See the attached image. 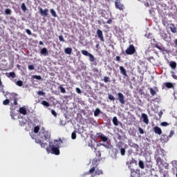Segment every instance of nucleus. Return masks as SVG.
<instances>
[{
	"label": "nucleus",
	"mask_w": 177,
	"mask_h": 177,
	"mask_svg": "<svg viewBox=\"0 0 177 177\" xmlns=\"http://www.w3.org/2000/svg\"><path fill=\"white\" fill-rule=\"evenodd\" d=\"M50 12L53 17H57V14L56 13V11H55L54 9H50Z\"/></svg>",
	"instance_id": "26"
},
{
	"label": "nucleus",
	"mask_w": 177,
	"mask_h": 177,
	"mask_svg": "<svg viewBox=\"0 0 177 177\" xmlns=\"http://www.w3.org/2000/svg\"><path fill=\"white\" fill-rule=\"evenodd\" d=\"M21 10H23V12L27 11V7L26 6V3H21Z\"/></svg>",
	"instance_id": "27"
},
{
	"label": "nucleus",
	"mask_w": 177,
	"mask_h": 177,
	"mask_svg": "<svg viewBox=\"0 0 177 177\" xmlns=\"http://www.w3.org/2000/svg\"><path fill=\"white\" fill-rule=\"evenodd\" d=\"M93 172H95V175H102V174H103V171H102V170L100 169H95V167H92L89 171L88 174H93Z\"/></svg>",
	"instance_id": "6"
},
{
	"label": "nucleus",
	"mask_w": 177,
	"mask_h": 177,
	"mask_svg": "<svg viewBox=\"0 0 177 177\" xmlns=\"http://www.w3.org/2000/svg\"><path fill=\"white\" fill-rule=\"evenodd\" d=\"M9 104V100H4L3 102V104L4 105V106H6V105H8Z\"/></svg>",
	"instance_id": "46"
},
{
	"label": "nucleus",
	"mask_w": 177,
	"mask_h": 177,
	"mask_svg": "<svg viewBox=\"0 0 177 177\" xmlns=\"http://www.w3.org/2000/svg\"><path fill=\"white\" fill-rule=\"evenodd\" d=\"M41 104H42L43 106H44V107H49V106H50V104H49V102H46V101H42L41 102Z\"/></svg>",
	"instance_id": "28"
},
{
	"label": "nucleus",
	"mask_w": 177,
	"mask_h": 177,
	"mask_svg": "<svg viewBox=\"0 0 177 177\" xmlns=\"http://www.w3.org/2000/svg\"><path fill=\"white\" fill-rule=\"evenodd\" d=\"M39 12L41 15V16H43L44 17H46V16H48V15H49V10H48V8H46L45 10L42 9V8H39Z\"/></svg>",
	"instance_id": "4"
},
{
	"label": "nucleus",
	"mask_w": 177,
	"mask_h": 177,
	"mask_svg": "<svg viewBox=\"0 0 177 177\" xmlns=\"http://www.w3.org/2000/svg\"><path fill=\"white\" fill-rule=\"evenodd\" d=\"M100 113H102V111H100V109L97 108L95 109V111H94V115L95 117H98L99 116V114H100Z\"/></svg>",
	"instance_id": "24"
},
{
	"label": "nucleus",
	"mask_w": 177,
	"mask_h": 177,
	"mask_svg": "<svg viewBox=\"0 0 177 177\" xmlns=\"http://www.w3.org/2000/svg\"><path fill=\"white\" fill-rule=\"evenodd\" d=\"M0 92H2L5 95V91H3V85H0Z\"/></svg>",
	"instance_id": "45"
},
{
	"label": "nucleus",
	"mask_w": 177,
	"mask_h": 177,
	"mask_svg": "<svg viewBox=\"0 0 177 177\" xmlns=\"http://www.w3.org/2000/svg\"><path fill=\"white\" fill-rule=\"evenodd\" d=\"M117 147L118 149H119L120 150V154L121 156H125V153H127V149H128V145H124V147H122V146H121V143H118L117 145Z\"/></svg>",
	"instance_id": "2"
},
{
	"label": "nucleus",
	"mask_w": 177,
	"mask_h": 177,
	"mask_svg": "<svg viewBox=\"0 0 177 177\" xmlns=\"http://www.w3.org/2000/svg\"><path fill=\"white\" fill-rule=\"evenodd\" d=\"M138 165L141 169H145V162L142 160H139Z\"/></svg>",
	"instance_id": "23"
},
{
	"label": "nucleus",
	"mask_w": 177,
	"mask_h": 177,
	"mask_svg": "<svg viewBox=\"0 0 177 177\" xmlns=\"http://www.w3.org/2000/svg\"><path fill=\"white\" fill-rule=\"evenodd\" d=\"M40 53L41 55H43V56H48V55H49V53L48 52V49H46V48H43L40 50Z\"/></svg>",
	"instance_id": "17"
},
{
	"label": "nucleus",
	"mask_w": 177,
	"mask_h": 177,
	"mask_svg": "<svg viewBox=\"0 0 177 177\" xmlns=\"http://www.w3.org/2000/svg\"><path fill=\"white\" fill-rule=\"evenodd\" d=\"M136 176V171H135V169H131V177H135Z\"/></svg>",
	"instance_id": "31"
},
{
	"label": "nucleus",
	"mask_w": 177,
	"mask_h": 177,
	"mask_svg": "<svg viewBox=\"0 0 177 177\" xmlns=\"http://www.w3.org/2000/svg\"><path fill=\"white\" fill-rule=\"evenodd\" d=\"M104 82H106V83L110 82V77H104Z\"/></svg>",
	"instance_id": "39"
},
{
	"label": "nucleus",
	"mask_w": 177,
	"mask_h": 177,
	"mask_svg": "<svg viewBox=\"0 0 177 177\" xmlns=\"http://www.w3.org/2000/svg\"><path fill=\"white\" fill-rule=\"evenodd\" d=\"M174 130H171V131H170V133H169V138H172V136H174Z\"/></svg>",
	"instance_id": "54"
},
{
	"label": "nucleus",
	"mask_w": 177,
	"mask_h": 177,
	"mask_svg": "<svg viewBox=\"0 0 177 177\" xmlns=\"http://www.w3.org/2000/svg\"><path fill=\"white\" fill-rule=\"evenodd\" d=\"M32 78H34V80H42V77L41 76H38V75H32Z\"/></svg>",
	"instance_id": "37"
},
{
	"label": "nucleus",
	"mask_w": 177,
	"mask_h": 177,
	"mask_svg": "<svg viewBox=\"0 0 177 177\" xmlns=\"http://www.w3.org/2000/svg\"><path fill=\"white\" fill-rule=\"evenodd\" d=\"M149 92L151 95V96H155V95L157 93V87L155 88H149Z\"/></svg>",
	"instance_id": "18"
},
{
	"label": "nucleus",
	"mask_w": 177,
	"mask_h": 177,
	"mask_svg": "<svg viewBox=\"0 0 177 177\" xmlns=\"http://www.w3.org/2000/svg\"><path fill=\"white\" fill-rule=\"evenodd\" d=\"M118 100H119L120 103H121V104H125V100H124V94H122V93H118Z\"/></svg>",
	"instance_id": "7"
},
{
	"label": "nucleus",
	"mask_w": 177,
	"mask_h": 177,
	"mask_svg": "<svg viewBox=\"0 0 177 177\" xmlns=\"http://www.w3.org/2000/svg\"><path fill=\"white\" fill-rule=\"evenodd\" d=\"M14 104L15 106H17V100L16 98H14Z\"/></svg>",
	"instance_id": "59"
},
{
	"label": "nucleus",
	"mask_w": 177,
	"mask_h": 177,
	"mask_svg": "<svg viewBox=\"0 0 177 177\" xmlns=\"http://www.w3.org/2000/svg\"><path fill=\"white\" fill-rule=\"evenodd\" d=\"M156 48L161 50V52H165V53H168V50L165 48V47L162 46V44H156Z\"/></svg>",
	"instance_id": "10"
},
{
	"label": "nucleus",
	"mask_w": 177,
	"mask_h": 177,
	"mask_svg": "<svg viewBox=\"0 0 177 177\" xmlns=\"http://www.w3.org/2000/svg\"><path fill=\"white\" fill-rule=\"evenodd\" d=\"M65 53H66V55H71V53L73 52V48H66L64 50Z\"/></svg>",
	"instance_id": "22"
},
{
	"label": "nucleus",
	"mask_w": 177,
	"mask_h": 177,
	"mask_svg": "<svg viewBox=\"0 0 177 177\" xmlns=\"http://www.w3.org/2000/svg\"><path fill=\"white\" fill-rule=\"evenodd\" d=\"M30 136H31L32 139H35V136H34V133H31Z\"/></svg>",
	"instance_id": "60"
},
{
	"label": "nucleus",
	"mask_w": 177,
	"mask_h": 177,
	"mask_svg": "<svg viewBox=\"0 0 177 177\" xmlns=\"http://www.w3.org/2000/svg\"><path fill=\"white\" fill-rule=\"evenodd\" d=\"M82 53L84 55V56H89V55L91 53H89L86 50H82Z\"/></svg>",
	"instance_id": "33"
},
{
	"label": "nucleus",
	"mask_w": 177,
	"mask_h": 177,
	"mask_svg": "<svg viewBox=\"0 0 177 177\" xmlns=\"http://www.w3.org/2000/svg\"><path fill=\"white\" fill-rule=\"evenodd\" d=\"M120 71L121 74H122L124 77H128V73H127V69H125L124 66H120Z\"/></svg>",
	"instance_id": "14"
},
{
	"label": "nucleus",
	"mask_w": 177,
	"mask_h": 177,
	"mask_svg": "<svg viewBox=\"0 0 177 177\" xmlns=\"http://www.w3.org/2000/svg\"><path fill=\"white\" fill-rule=\"evenodd\" d=\"M40 128L41 127L39 126L35 127L33 130L34 133H38V132H39Z\"/></svg>",
	"instance_id": "29"
},
{
	"label": "nucleus",
	"mask_w": 177,
	"mask_h": 177,
	"mask_svg": "<svg viewBox=\"0 0 177 177\" xmlns=\"http://www.w3.org/2000/svg\"><path fill=\"white\" fill-rule=\"evenodd\" d=\"M44 140L49 142V148L46 149L47 153L49 154H55V156H59L60 154V151L59 150L60 147V142L57 140H54L53 142H50V133L49 131L45 130V127H41L40 131L39 132L38 138L35 140V143H37L41 146V147H46V142H44Z\"/></svg>",
	"instance_id": "1"
},
{
	"label": "nucleus",
	"mask_w": 177,
	"mask_h": 177,
	"mask_svg": "<svg viewBox=\"0 0 177 177\" xmlns=\"http://www.w3.org/2000/svg\"><path fill=\"white\" fill-rule=\"evenodd\" d=\"M97 138H100L102 142H107L109 140V138H107L104 134L102 133H97Z\"/></svg>",
	"instance_id": "8"
},
{
	"label": "nucleus",
	"mask_w": 177,
	"mask_h": 177,
	"mask_svg": "<svg viewBox=\"0 0 177 177\" xmlns=\"http://www.w3.org/2000/svg\"><path fill=\"white\" fill-rule=\"evenodd\" d=\"M141 118L143 120V122L147 125L149 124V116H147V114L142 113Z\"/></svg>",
	"instance_id": "12"
},
{
	"label": "nucleus",
	"mask_w": 177,
	"mask_h": 177,
	"mask_svg": "<svg viewBox=\"0 0 177 177\" xmlns=\"http://www.w3.org/2000/svg\"><path fill=\"white\" fill-rule=\"evenodd\" d=\"M160 125H161L162 127H168V125H169V124L168 122H162L160 124Z\"/></svg>",
	"instance_id": "40"
},
{
	"label": "nucleus",
	"mask_w": 177,
	"mask_h": 177,
	"mask_svg": "<svg viewBox=\"0 0 177 177\" xmlns=\"http://www.w3.org/2000/svg\"><path fill=\"white\" fill-rule=\"evenodd\" d=\"M6 75L8 78H16V73L15 72L6 73Z\"/></svg>",
	"instance_id": "16"
},
{
	"label": "nucleus",
	"mask_w": 177,
	"mask_h": 177,
	"mask_svg": "<svg viewBox=\"0 0 177 177\" xmlns=\"http://www.w3.org/2000/svg\"><path fill=\"white\" fill-rule=\"evenodd\" d=\"M169 66H170L171 68H173V70H174V69L176 68V62H174V61H171L170 62Z\"/></svg>",
	"instance_id": "25"
},
{
	"label": "nucleus",
	"mask_w": 177,
	"mask_h": 177,
	"mask_svg": "<svg viewBox=\"0 0 177 177\" xmlns=\"http://www.w3.org/2000/svg\"><path fill=\"white\" fill-rule=\"evenodd\" d=\"M6 99H8V97L10 98V100H14L15 99H16V93H6V94L5 95Z\"/></svg>",
	"instance_id": "11"
},
{
	"label": "nucleus",
	"mask_w": 177,
	"mask_h": 177,
	"mask_svg": "<svg viewBox=\"0 0 177 177\" xmlns=\"http://www.w3.org/2000/svg\"><path fill=\"white\" fill-rule=\"evenodd\" d=\"M75 91H76L77 93H79V94L82 93L81 89L80 88H78V87H77L75 88Z\"/></svg>",
	"instance_id": "52"
},
{
	"label": "nucleus",
	"mask_w": 177,
	"mask_h": 177,
	"mask_svg": "<svg viewBox=\"0 0 177 177\" xmlns=\"http://www.w3.org/2000/svg\"><path fill=\"white\" fill-rule=\"evenodd\" d=\"M37 95H39L40 96H44V95H45V93L42 91H39Z\"/></svg>",
	"instance_id": "44"
},
{
	"label": "nucleus",
	"mask_w": 177,
	"mask_h": 177,
	"mask_svg": "<svg viewBox=\"0 0 177 177\" xmlns=\"http://www.w3.org/2000/svg\"><path fill=\"white\" fill-rule=\"evenodd\" d=\"M135 52H136V49H135V46L132 44L126 50L127 55H133Z\"/></svg>",
	"instance_id": "3"
},
{
	"label": "nucleus",
	"mask_w": 177,
	"mask_h": 177,
	"mask_svg": "<svg viewBox=\"0 0 177 177\" xmlns=\"http://www.w3.org/2000/svg\"><path fill=\"white\" fill-rule=\"evenodd\" d=\"M5 15H12V10L7 8L4 11Z\"/></svg>",
	"instance_id": "32"
},
{
	"label": "nucleus",
	"mask_w": 177,
	"mask_h": 177,
	"mask_svg": "<svg viewBox=\"0 0 177 177\" xmlns=\"http://www.w3.org/2000/svg\"><path fill=\"white\" fill-rule=\"evenodd\" d=\"M115 60H116L117 62H120V61L121 60V57H120V56H117V57H115Z\"/></svg>",
	"instance_id": "58"
},
{
	"label": "nucleus",
	"mask_w": 177,
	"mask_h": 177,
	"mask_svg": "<svg viewBox=\"0 0 177 177\" xmlns=\"http://www.w3.org/2000/svg\"><path fill=\"white\" fill-rule=\"evenodd\" d=\"M153 131L155 133H156L157 135H161V133H162V131H161V128L158 127H155L153 128Z\"/></svg>",
	"instance_id": "15"
},
{
	"label": "nucleus",
	"mask_w": 177,
	"mask_h": 177,
	"mask_svg": "<svg viewBox=\"0 0 177 177\" xmlns=\"http://www.w3.org/2000/svg\"><path fill=\"white\" fill-rule=\"evenodd\" d=\"M171 75H172V77L174 78V80H177V76L176 75H175V72L171 71Z\"/></svg>",
	"instance_id": "51"
},
{
	"label": "nucleus",
	"mask_w": 177,
	"mask_h": 177,
	"mask_svg": "<svg viewBox=\"0 0 177 177\" xmlns=\"http://www.w3.org/2000/svg\"><path fill=\"white\" fill-rule=\"evenodd\" d=\"M19 113L21 114H23L24 115H26V114H27V109H26V107H24V106L20 107L19 108Z\"/></svg>",
	"instance_id": "19"
},
{
	"label": "nucleus",
	"mask_w": 177,
	"mask_h": 177,
	"mask_svg": "<svg viewBox=\"0 0 177 177\" xmlns=\"http://www.w3.org/2000/svg\"><path fill=\"white\" fill-rule=\"evenodd\" d=\"M159 117H161L162 115V111H160L158 114Z\"/></svg>",
	"instance_id": "62"
},
{
	"label": "nucleus",
	"mask_w": 177,
	"mask_h": 177,
	"mask_svg": "<svg viewBox=\"0 0 177 177\" xmlns=\"http://www.w3.org/2000/svg\"><path fill=\"white\" fill-rule=\"evenodd\" d=\"M88 57L90 59V62H93L95 61V57L93 56V55L90 54L88 55Z\"/></svg>",
	"instance_id": "35"
},
{
	"label": "nucleus",
	"mask_w": 177,
	"mask_h": 177,
	"mask_svg": "<svg viewBox=\"0 0 177 177\" xmlns=\"http://www.w3.org/2000/svg\"><path fill=\"white\" fill-rule=\"evenodd\" d=\"M109 100H115V97L111 94H109Z\"/></svg>",
	"instance_id": "38"
},
{
	"label": "nucleus",
	"mask_w": 177,
	"mask_h": 177,
	"mask_svg": "<svg viewBox=\"0 0 177 177\" xmlns=\"http://www.w3.org/2000/svg\"><path fill=\"white\" fill-rule=\"evenodd\" d=\"M164 85L166 86V88H168V89H171V88H174V84L171 82H166L164 84Z\"/></svg>",
	"instance_id": "20"
},
{
	"label": "nucleus",
	"mask_w": 177,
	"mask_h": 177,
	"mask_svg": "<svg viewBox=\"0 0 177 177\" xmlns=\"http://www.w3.org/2000/svg\"><path fill=\"white\" fill-rule=\"evenodd\" d=\"M117 135H118L117 139H118V140H121V139H122V137L121 136V135L118 133Z\"/></svg>",
	"instance_id": "57"
},
{
	"label": "nucleus",
	"mask_w": 177,
	"mask_h": 177,
	"mask_svg": "<svg viewBox=\"0 0 177 177\" xmlns=\"http://www.w3.org/2000/svg\"><path fill=\"white\" fill-rule=\"evenodd\" d=\"M115 5L116 9H119V10H124V4H122L120 0H115Z\"/></svg>",
	"instance_id": "5"
},
{
	"label": "nucleus",
	"mask_w": 177,
	"mask_h": 177,
	"mask_svg": "<svg viewBox=\"0 0 177 177\" xmlns=\"http://www.w3.org/2000/svg\"><path fill=\"white\" fill-rule=\"evenodd\" d=\"M174 44L177 46V39L175 40Z\"/></svg>",
	"instance_id": "64"
},
{
	"label": "nucleus",
	"mask_w": 177,
	"mask_h": 177,
	"mask_svg": "<svg viewBox=\"0 0 177 177\" xmlns=\"http://www.w3.org/2000/svg\"><path fill=\"white\" fill-rule=\"evenodd\" d=\"M96 156H97V157H101L102 156V153H100V151H97L96 152Z\"/></svg>",
	"instance_id": "56"
},
{
	"label": "nucleus",
	"mask_w": 177,
	"mask_h": 177,
	"mask_svg": "<svg viewBox=\"0 0 177 177\" xmlns=\"http://www.w3.org/2000/svg\"><path fill=\"white\" fill-rule=\"evenodd\" d=\"M107 24H111V20H108V21H107Z\"/></svg>",
	"instance_id": "63"
},
{
	"label": "nucleus",
	"mask_w": 177,
	"mask_h": 177,
	"mask_svg": "<svg viewBox=\"0 0 177 177\" xmlns=\"http://www.w3.org/2000/svg\"><path fill=\"white\" fill-rule=\"evenodd\" d=\"M170 30L171 32H173L174 34H176L177 30H176V28H175V26L172 25V26L170 27Z\"/></svg>",
	"instance_id": "30"
},
{
	"label": "nucleus",
	"mask_w": 177,
	"mask_h": 177,
	"mask_svg": "<svg viewBox=\"0 0 177 177\" xmlns=\"http://www.w3.org/2000/svg\"><path fill=\"white\" fill-rule=\"evenodd\" d=\"M133 164H138V161L133 158Z\"/></svg>",
	"instance_id": "61"
},
{
	"label": "nucleus",
	"mask_w": 177,
	"mask_h": 177,
	"mask_svg": "<svg viewBox=\"0 0 177 177\" xmlns=\"http://www.w3.org/2000/svg\"><path fill=\"white\" fill-rule=\"evenodd\" d=\"M28 70H35V67H34V65H29L28 66Z\"/></svg>",
	"instance_id": "47"
},
{
	"label": "nucleus",
	"mask_w": 177,
	"mask_h": 177,
	"mask_svg": "<svg viewBox=\"0 0 177 177\" xmlns=\"http://www.w3.org/2000/svg\"><path fill=\"white\" fill-rule=\"evenodd\" d=\"M101 146H104L106 149H111V145L110 144H101Z\"/></svg>",
	"instance_id": "34"
},
{
	"label": "nucleus",
	"mask_w": 177,
	"mask_h": 177,
	"mask_svg": "<svg viewBox=\"0 0 177 177\" xmlns=\"http://www.w3.org/2000/svg\"><path fill=\"white\" fill-rule=\"evenodd\" d=\"M59 89H60L62 93H66V88H64V87L59 86Z\"/></svg>",
	"instance_id": "41"
},
{
	"label": "nucleus",
	"mask_w": 177,
	"mask_h": 177,
	"mask_svg": "<svg viewBox=\"0 0 177 177\" xmlns=\"http://www.w3.org/2000/svg\"><path fill=\"white\" fill-rule=\"evenodd\" d=\"M71 138L73 139V140L77 138V134L75 133V132L72 133Z\"/></svg>",
	"instance_id": "42"
},
{
	"label": "nucleus",
	"mask_w": 177,
	"mask_h": 177,
	"mask_svg": "<svg viewBox=\"0 0 177 177\" xmlns=\"http://www.w3.org/2000/svg\"><path fill=\"white\" fill-rule=\"evenodd\" d=\"M26 32H27V34L28 35H31V30H30V29H26Z\"/></svg>",
	"instance_id": "55"
},
{
	"label": "nucleus",
	"mask_w": 177,
	"mask_h": 177,
	"mask_svg": "<svg viewBox=\"0 0 177 177\" xmlns=\"http://www.w3.org/2000/svg\"><path fill=\"white\" fill-rule=\"evenodd\" d=\"M97 35L99 39L102 42H104V37H103V32L100 29H98L97 30Z\"/></svg>",
	"instance_id": "9"
},
{
	"label": "nucleus",
	"mask_w": 177,
	"mask_h": 177,
	"mask_svg": "<svg viewBox=\"0 0 177 177\" xmlns=\"http://www.w3.org/2000/svg\"><path fill=\"white\" fill-rule=\"evenodd\" d=\"M138 131L140 133H141V135H143V133H145V131H143V129H142L141 127L138 128Z\"/></svg>",
	"instance_id": "49"
},
{
	"label": "nucleus",
	"mask_w": 177,
	"mask_h": 177,
	"mask_svg": "<svg viewBox=\"0 0 177 177\" xmlns=\"http://www.w3.org/2000/svg\"><path fill=\"white\" fill-rule=\"evenodd\" d=\"M51 114H53V115L54 117H57V113H56V111L55 110H52L51 111Z\"/></svg>",
	"instance_id": "50"
},
{
	"label": "nucleus",
	"mask_w": 177,
	"mask_h": 177,
	"mask_svg": "<svg viewBox=\"0 0 177 177\" xmlns=\"http://www.w3.org/2000/svg\"><path fill=\"white\" fill-rule=\"evenodd\" d=\"M16 85H17L18 86H23V81L21 80H19L16 82Z\"/></svg>",
	"instance_id": "36"
},
{
	"label": "nucleus",
	"mask_w": 177,
	"mask_h": 177,
	"mask_svg": "<svg viewBox=\"0 0 177 177\" xmlns=\"http://www.w3.org/2000/svg\"><path fill=\"white\" fill-rule=\"evenodd\" d=\"M131 147H138V145L133 144V143H129V144Z\"/></svg>",
	"instance_id": "53"
},
{
	"label": "nucleus",
	"mask_w": 177,
	"mask_h": 177,
	"mask_svg": "<svg viewBox=\"0 0 177 177\" xmlns=\"http://www.w3.org/2000/svg\"><path fill=\"white\" fill-rule=\"evenodd\" d=\"M132 164H133V158H132L131 160H129L127 162V165H131Z\"/></svg>",
	"instance_id": "43"
},
{
	"label": "nucleus",
	"mask_w": 177,
	"mask_h": 177,
	"mask_svg": "<svg viewBox=\"0 0 177 177\" xmlns=\"http://www.w3.org/2000/svg\"><path fill=\"white\" fill-rule=\"evenodd\" d=\"M112 122L113 125H115V127H118L119 122L116 116L113 117Z\"/></svg>",
	"instance_id": "21"
},
{
	"label": "nucleus",
	"mask_w": 177,
	"mask_h": 177,
	"mask_svg": "<svg viewBox=\"0 0 177 177\" xmlns=\"http://www.w3.org/2000/svg\"><path fill=\"white\" fill-rule=\"evenodd\" d=\"M168 140H169V137L168 136L165 134L161 136L160 142H162V143H167Z\"/></svg>",
	"instance_id": "13"
},
{
	"label": "nucleus",
	"mask_w": 177,
	"mask_h": 177,
	"mask_svg": "<svg viewBox=\"0 0 177 177\" xmlns=\"http://www.w3.org/2000/svg\"><path fill=\"white\" fill-rule=\"evenodd\" d=\"M59 39L61 42H64V38L63 37V35H59Z\"/></svg>",
	"instance_id": "48"
}]
</instances>
